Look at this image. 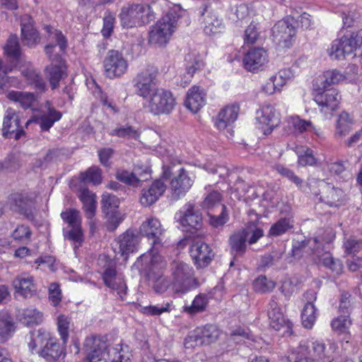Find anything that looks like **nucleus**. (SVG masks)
Returning <instances> with one entry per match:
<instances>
[{"label":"nucleus","instance_id":"f257e3e1","mask_svg":"<svg viewBox=\"0 0 362 362\" xmlns=\"http://www.w3.org/2000/svg\"><path fill=\"white\" fill-rule=\"evenodd\" d=\"M28 346L32 354L35 352L48 362H55L63 352L57 339L42 328L30 332Z\"/></svg>","mask_w":362,"mask_h":362},{"label":"nucleus","instance_id":"f03ea898","mask_svg":"<svg viewBox=\"0 0 362 362\" xmlns=\"http://www.w3.org/2000/svg\"><path fill=\"white\" fill-rule=\"evenodd\" d=\"M335 345L327 349L325 344L316 340L308 344H300L288 356L290 362H332Z\"/></svg>","mask_w":362,"mask_h":362},{"label":"nucleus","instance_id":"7ed1b4c3","mask_svg":"<svg viewBox=\"0 0 362 362\" xmlns=\"http://www.w3.org/2000/svg\"><path fill=\"white\" fill-rule=\"evenodd\" d=\"M178 19L176 12L167 13L152 27L149 33V42L160 47L165 45L175 32Z\"/></svg>","mask_w":362,"mask_h":362},{"label":"nucleus","instance_id":"20e7f679","mask_svg":"<svg viewBox=\"0 0 362 362\" xmlns=\"http://www.w3.org/2000/svg\"><path fill=\"white\" fill-rule=\"evenodd\" d=\"M172 176L173 177L170 183L171 197L174 200H178L189 190L194 180L189 177L188 172L182 168L175 172L172 167H164L163 177L168 180Z\"/></svg>","mask_w":362,"mask_h":362},{"label":"nucleus","instance_id":"39448f33","mask_svg":"<svg viewBox=\"0 0 362 362\" xmlns=\"http://www.w3.org/2000/svg\"><path fill=\"white\" fill-rule=\"evenodd\" d=\"M150 12L151 6L148 4L128 3L122 7L118 17L123 28H132L144 25L145 16Z\"/></svg>","mask_w":362,"mask_h":362},{"label":"nucleus","instance_id":"423d86ee","mask_svg":"<svg viewBox=\"0 0 362 362\" xmlns=\"http://www.w3.org/2000/svg\"><path fill=\"white\" fill-rule=\"evenodd\" d=\"M175 104V98L170 91L158 88L148 98L146 107L154 115H168Z\"/></svg>","mask_w":362,"mask_h":362},{"label":"nucleus","instance_id":"0eeeda50","mask_svg":"<svg viewBox=\"0 0 362 362\" xmlns=\"http://www.w3.org/2000/svg\"><path fill=\"white\" fill-rule=\"evenodd\" d=\"M63 221L68 224L67 228H64V236L66 239L74 243L75 248H78L83 241V234L81 228V218L79 211L69 209L61 214Z\"/></svg>","mask_w":362,"mask_h":362},{"label":"nucleus","instance_id":"6e6552de","mask_svg":"<svg viewBox=\"0 0 362 362\" xmlns=\"http://www.w3.org/2000/svg\"><path fill=\"white\" fill-rule=\"evenodd\" d=\"M171 273L173 277L172 288L175 293H185L189 289L193 269L189 264L180 261L171 264Z\"/></svg>","mask_w":362,"mask_h":362},{"label":"nucleus","instance_id":"1a4fd4ad","mask_svg":"<svg viewBox=\"0 0 362 362\" xmlns=\"http://www.w3.org/2000/svg\"><path fill=\"white\" fill-rule=\"evenodd\" d=\"M219 330L214 325H206L203 327H198L185 338V346L192 349L196 346L210 344L218 339Z\"/></svg>","mask_w":362,"mask_h":362},{"label":"nucleus","instance_id":"9d476101","mask_svg":"<svg viewBox=\"0 0 362 362\" xmlns=\"http://www.w3.org/2000/svg\"><path fill=\"white\" fill-rule=\"evenodd\" d=\"M158 71L153 66L139 72L133 79L135 93L137 95L144 98H148L151 94L157 88L155 80Z\"/></svg>","mask_w":362,"mask_h":362},{"label":"nucleus","instance_id":"9b49d317","mask_svg":"<svg viewBox=\"0 0 362 362\" xmlns=\"http://www.w3.org/2000/svg\"><path fill=\"white\" fill-rule=\"evenodd\" d=\"M298 21L293 16H286L278 21L272 28L274 40L279 44L284 43L289 47L292 38L296 35Z\"/></svg>","mask_w":362,"mask_h":362},{"label":"nucleus","instance_id":"f8f14e48","mask_svg":"<svg viewBox=\"0 0 362 362\" xmlns=\"http://www.w3.org/2000/svg\"><path fill=\"white\" fill-rule=\"evenodd\" d=\"M140 233L152 240V251L157 253L163 246L165 229L156 218H150L140 226Z\"/></svg>","mask_w":362,"mask_h":362},{"label":"nucleus","instance_id":"ddd939ff","mask_svg":"<svg viewBox=\"0 0 362 362\" xmlns=\"http://www.w3.org/2000/svg\"><path fill=\"white\" fill-rule=\"evenodd\" d=\"M103 66L106 76L113 78L122 76L127 71L128 63L121 52L111 49L104 59Z\"/></svg>","mask_w":362,"mask_h":362},{"label":"nucleus","instance_id":"4468645a","mask_svg":"<svg viewBox=\"0 0 362 362\" xmlns=\"http://www.w3.org/2000/svg\"><path fill=\"white\" fill-rule=\"evenodd\" d=\"M10 208L24 215L28 220L34 219V199L25 192H15L8 197Z\"/></svg>","mask_w":362,"mask_h":362},{"label":"nucleus","instance_id":"2eb2a0df","mask_svg":"<svg viewBox=\"0 0 362 362\" xmlns=\"http://www.w3.org/2000/svg\"><path fill=\"white\" fill-rule=\"evenodd\" d=\"M20 122L21 119L16 111L12 108H8L3 122L2 135L4 137L14 138L15 140H18L25 135V131Z\"/></svg>","mask_w":362,"mask_h":362},{"label":"nucleus","instance_id":"dca6fc26","mask_svg":"<svg viewBox=\"0 0 362 362\" xmlns=\"http://www.w3.org/2000/svg\"><path fill=\"white\" fill-rule=\"evenodd\" d=\"M256 114L257 120L262 125V129L265 135L271 134L280 124V115L272 105H262Z\"/></svg>","mask_w":362,"mask_h":362},{"label":"nucleus","instance_id":"f3484780","mask_svg":"<svg viewBox=\"0 0 362 362\" xmlns=\"http://www.w3.org/2000/svg\"><path fill=\"white\" fill-rule=\"evenodd\" d=\"M138 244L139 236L134 230L129 229L115 240L112 248L115 254H119L126 259L129 253L136 250Z\"/></svg>","mask_w":362,"mask_h":362},{"label":"nucleus","instance_id":"a211bd4d","mask_svg":"<svg viewBox=\"0 0 362 362\" xmlns=\"http://www.w3.org/2000/svg\"><path fill=\"white\" fill-rule=\"evenodd\" d=\"M267 62L268 54L262 47L249 49L243 58L244 67L252 72L262 70Z\"/></svg>","mask_w":362,"mask_h":362},{"label":"nucleus","instance_id":"6ab92c4d","mask_svg":"<svg viewBox=\"0 0 362 362\" xmlns=\"http://www.w3.org/2000/svg\"><path fill=\"white\" fill-rule=\"evenodd\" d=\"M329 244H323L322 248L317 247L313 254L316 256L318 263L330 269L334 276H339L343 272V264L340 259H334L327 251Z\"/></svg>","mask_w":362,"mask_h":362},{"label":"nucleus","instance_id":"aec40b11","mask_svg":"<svg viewBox=\"0 0 362 362\" xmlns=\"http://www.w3.org/2000/svg\"><path fill=\"white\" fill-rule=\"evenodd\" d=\"M103 279L106 286L116 291L117 295L122 299L127 293V286L124 276L117 274L115 268L109 267L105 269L103 274Z\"/></svg>","mask_w":362,"mask_h":362},{"label":"nucleus","instance_id":"412c9836","mask_svg":"<svg viewBox=\"0 0 362 362\" xmlns=\"http://www.w3.org/2000/svg\"><path fill=\"white\" fill-rule=\"evenodd\" d=\"M190 256L197 267H206L214 256L209 246L204 242L197 241L190 247Z\"/></svg>","mask_w":362,"mask_h":362},{"label":"nucleus","instance_id":"4be33fe9","mask_svg":"<svg viewBox=\"0 0 362 362\" xmlns=\"http://www.w3.org/2000/svg\"><path fill=\"white\" fill-rule=\"evenodd\" d=\"M21 40L25 46L35 47L40 42V36L34 28L33 21L28 15L22 16L21 19Z\"/></svg>","mask_w":362,"mask_h":362},{"label":"nucleus","instance_id":"5701e85b","mask_svg":"<svg viewBox=\"0 0 362 362\" xmlns=\"http://www.w3.org/2000/svg\"><path fill=\"white\" fill-rule=\"evenodd\" d=\"M267 315L269 320V325L274 329L278 331L282 327H285L286 331L291 329V323L285 320L284 315L276 301V298L274 296L272 297L268 304Z\"/></svg>","mask_w":362,"mask_h":362},{"label":"nucleus","instance_id":"b1692460","mask_svg":"<svg viewBox=\"0 0 362 362\" xmlns=\"http://www.w3.org/2000/svg\"><path fill=\"white\" fill-rule=\"evenodd\" d=\"M13 286L15 288V295L23 298H31L37 293V287L32 276H17L13 281Z\"/></svg>","mask_w":362,"mask_h":362},{"label":"nucleus","instance_id":"393cba45","mask_svg":"<svg viewBox=\"0 0 362 362\" xmlns=\"http://www.w3.org/2000/svg\"><path fill=\"white\" fill-rule=\"evenodd\" d=\"M322 245L323 243L319 237L315 238L313 240H309L296 242L293 245L291 256L296 259H299L306 254L313 255V259L317 261L316 256L313 254V251L317 247L322 248Z\"/></svg>","mask_w":362,"mask_h":362},{"label":"nucleus","instance_id":"a878e982","mask_svg":"<svg viewBox=\"0 0 362 362\" xmlns=\"http://www.w3.org/2000/svg\"><path fill=\"white\" fill-rule=\"evenodd\" d=\"M348 40L344 35L341 38L334 40L331 47L327 49L329 56L332 59L341 60L345 59L346 55L352 54L356 42L351 44Z\"/></svg>","mask_w":362,"mask_h":362},{"label":"nucleus","instance_id":"bb28decb","mask_svg":"<svg viewBox=\"0 0 362 362\" xmlns=\"http://www.w3.org/2000/svg\"><path fill=\"white\" fill-rule=\"evenodd\" d=\"M166 189V185L161 180L152 182L148 189H144L141 192L140 202L144 206H149L154 204Z\"/></svg>","mask_w":362,"mask_h":362},{"label":"nucleus","instance_id":"cd10ccee","mask_svg":"<svg viewBox=\"0 0 362 362\" xmlns=\"http://www.w3.org/2000/svg\"><path fill=\"white\" fill-rule=\"evenodd\" d=\"M180 221L187 231L193 233V230L196 231L201 228L202 217L198 211H194V206L191 204H188L186 205V209L180 217Z\"/></svg>","mask_w":362,"mask_h":362},{"label":"nucleus","instance_id":"c85d7f7f","mask_svg":"<svg viewBox=\"0 0 362 362\" xmlns=\"http://www.w3.org/2000/svg\"><path fill=\"white\" fill-rule=\"evenodd\" d=\"M206 103V93L199 86H193L187 91L185 106L192 112L199 111Z\"/></svg>","mask_w":362,"mask_h":362},{"label":"nucleus","instance_id":"c756f323","mask_svg":"<svg viewBox=\"0 0 362 362\" xmlns=\"http://www.w3.org/2000/svg\"><path fill=\"white\" fill-rule=\"evenodd\" d=\"M341 96L336 89H328L318 93L315 97V101L318 105L326 107L328 110L334 111L337 109Z\"/></svg>","mask_w":362,"mask_h":362},{"label":"nucleus","instance_id":"7c9ffc66","mask_svg":"<svg viewBox=\"0 0 362 362\" xmlns=\"http://www.w3.org/2000/svg\"><path fill=\"white\" fill-rule=\"evenodd\" d=\"M45 71L52 89L58 88L59 82L67 76L66 67L62 60L57 62L55 64L52 63L46 67Z\"/></svg>","mask_w":362,"mask_h":362},{"label":"nucleus","instance_id":"2f4dec72","mask_svg":"<svg viewBox=\"0 0 362 362\" xmlns=\"http://www.w3.org/2000/svg\"><path fill=\"white\" fill-rule=\"evenodd\" d=\"M238 105L226 106L218 113L215 125L218 129H224L233 123L238 118L239 112Z\"/></svg>","mask_w":362,"mask_h":362},{"label":"nucleus","instance_id":"473e14b6","mask_svg":"<svg viewBox=\"0 0 362 362\" xmlns=\"http://www.w3.org/2000/svg\"><path fill=\"white\" fill-rule=\"evenodd\" d=\"M250 235V230H240L233 233L229 239L231 253L234 256H243L247 248V239Z\"/></svg>","mask_w":362,"mask_h":362},{"label":"nucleus","instance_id":"72a5a7b5","mask_svg":"<svg viewBox=\"0 0 362 362\" xmlns=\"http://www.w3.org/2000/svg\"><path fill=\"white\" fill-rule=\"evenodd\" d=\"M354 124L353 117L346 111L341 112L335 124L334 137L341 139L346 136L352 130Z\"/></svg>","mask_w":362,"mask_h":362},{"label":"nucleus","instance_id":"f704fd0d","mask_svg":"<svg viewBox=\"0 0 362 362\" xmlns=\"http://www.w3.org/2000/svg\"><path fill=\"white\" fill-rule=\"evenodd\" d=\"M47 112L36 118L35 122L38 123L42 131H48L54 124L62 118V113L54 107L50 106L49 103H47Z\"/></svg>","mask_w":362,"mask_h":362},{"label":"nucleus","instance_id":"c9c22d12","mask_svg":"<svg viewBox=\"0 0 362 362\" xmlns=\"http://www.w3.org/2000/svg\"><path fill=\"white\" fill-rule=\"evenodd\" d=\"M17 317L22 324L26 326L37 325L43 321L42 313L35 308L19 310Z\"/></svg>","mask_w":362,"mask_h":362},{"label":"nucleus","instance_id":"e433bc0d","mask_svg":"<svg viewBox=\"0 0 362 362\" xmlns=\"http://www.w3.org/2000/svg\"><path fill=\"white\" fill-rule=\"evenodd\" d=\"M78 197L83 204L86 217L88 219H91L95 216V195L87 188L81 187L79 191Z\"/></svg>","mask_w":362,"mask_h":362},{"label":"nucleus","instance_id":"4c0bfd02","mask_svg":"<svg viewBox=\"0 0 362 362\" xmlns=\"http://www.w3.org/2000/svg\"><path fill=\"white\" fill-rule=\"evenodd\" d=\"M151 177L148 171L145 170L139 177L135 173H131L125 170H118L116 173V178L127 185L137 187L139 183L147 180Z\"/></svg>","mask_w":362,"mask_h":362},{"label":"nucleus","instance_id":"58836bf2","mask_svg":"<svg viewBox=\"0 0 362 362\" xmlns=\"http://www.w3.org/2000/svg\"><path fill=\"white\" fill-rule=\"evenodd\" d=\"M284 250L281 248L273 249L271 252L267 253L261 257L258 269L262 271L274 267L281 259Z\"/></svg>","mask_w":362,"mask_h":362},{"label":"nucleus","instance_id":"ea45409f","mask_svg":"<svg viewBox=\"0 0 362 362\" xmlns=\"http://www.w3.org/2000/svg\"><path fill=\"white\" fill-rule=\"evenodd\" d=\"M165 267V262L163 258L156 255H153L146 269V275L148 280L156 279L163 275V270Z\"/></svg>","mask_w":362,"mask_h":362},{"label":"nucleus","instance_id":"a19ab883","mask_svg":"<svg viewBox=\"0 0 362 362\" xmlns=\"http://www.w3.org/2000/svg\"><path fill=\"white\" fill-rule=\"evenodd\" d=\"M4 51L6 55L13 60L14 66L19 63L21 56V49L18 37L16 35H10L4 46Z\"/></svg>","mask_w":362,"mask_h":362},{"label":"nucleus","instance_id":"79ce46f5","mask_svg":"<svg viewBox=\"0 0 362 362\" xmlns=\"http://www.w3.org/2000/svg\"><path fill=\"white\" fill-rule=\"evenodd\" d=\"M13 331L14 324L11 315L6 312L0 313V342L8 339Z\"/></svg>","mask_w":362,"mask_h":362},{"label":"nucleus","instance_id":"37998d69","mask_svg":"<svg viewBox=\"0 0 362 362\" xmlns=\"http://www.w3.org/2000/svg\"><path fill=\"white\" fill-rule=\"evenodd\" d=\"M7 97L9 100L18 103L25 110L32 107L35 100V95L28 92L13 90L8 93Z\"/></svg>","mask_w":362,"mask_h":362},{"label":"nucleus","instance_id":"c03bdc74","mask_svg":"<svg viewBox=\"0 0 362 362\" xmlns=\"http://www.w3.org/2000/svg\"><path fill=\"white\" fill-rule=\"evenodd\" d=\"M295 152L298 155V163L301 166L313 165L317 162L313 151L307 146H296Z\"/></svg>","mask_w":362,"mask_h":362},{"label":"nucleus","instance_id":"a18cd8bd","mask_svg":"<svg viewBox=\"0 0 362 362\" xmlns=\"http://www.w3.org/2000/svg\"><path fill=\"white\" fill-rule=\"evenodd\" d=\"M208 303L207 296L200 293L194 298L191 305H185L183 307V311L192 315L202 313L205 310Z\"/></svg>","mask_w":362,"mask_h":362},{"label":"nucleus","instance_id":"49530a36","mask_svg":"<svg viewBox=\"0 0 362 362\" xmlns=\"http://www.w3.org/2000/svg\"><path fill=\"white\" fill-rule=\"evenodd\" d=\"M351 325V320L349 315L341 314L339 316L334 318L331 322L332 330L339 334H348Z\"/></svg>","mask_w":362,"mask_h":362},{"label":"nucleus","instance_id":"de8ad7c7","mask_svg":"<svg viewBox=\"0 0 362 362\" xmlns=\"http://www.w3.org/2000/svg\"><path fill=\"white\" fill-rule=\"evenodd\" d=\"M21 74L26 78L29 83L34 84L35 86L40 90H45V81L33 66H29L25 69H23L21 70Z\"/></svg>","mask_w":362,"mask_h":362},{"label":"nucleus","instance_id":"09e8293b","mask_svg":"<svg viewBox=\"0 0 362 362\" xmlns=\"http://www.w3.org/2000/svg\"><path fill=\"white\" fill-rule=\"evenodd\" d=\"M344 192L339 188H328L323 197L325 203L330 206H339L341 204Z\"/></svg>","mask_w":362,"mask_h":362},{"label":"nucleus","instance_id":"8fccbe9b","mask_svg":"<svg viewBox=\"0 0 362 362\" xmlns=\"http://www.w3.org/2000/svg\"><path fill=\"white\" fill-rule=\"evenodd\" d=\"M110 356L111 358L109 362H129L131 354L127 346L117 344L115 348L111 350Z\"/></svg>","mask_w":362,"mask_h":362},{"label":"nucleus","instance_id":"3c124183","mask_svg":"<svg viewBox=\"0 0 362 362\" xmlns=\"http://www.w3.org/2000/svg\"><path fill=\"white\" fill-rule=\"evenodd\" d=\"M317 310L314 304L305 303L301 314L303 325L306 328H311L317 318Z\"/></svg>","mask_w":362,"mask_h":362},{"label":"nucleus","instance_id":"603ef678","mask_svg":"<svg viewBox=\"0 0 362 362\" xmlns=\"http://www.w3.org/2000/svg\"><path fill=\"white\" fill-rule=\"evenodd\" d=\"M293 228V221L290 218H283L273 224L269 231V236H279Z\"/></svg>","mask_w":362,"mask_h":362},{"label":"nucleus","instance_id":"864d4df0","mask_svg":"<svg viewBox=\"0 0 362 362\" xmlns=\"http://www.w3.org/2000/svg\"><path fill=\"white\" fill-rule=\"evenodd\" d=\"M81 177L84 182L97 185L102 182V170L98 166H92L86 172L81 173Z\"/></svg>","mask_w":362,"mask_h":362},{"label":"nucleus","instance_id":"5fc2aeb1","mask_svg":"<svg viewBox=\"0 0 362 362\" xmlns=\"http://www.w3.org/2000/svg\"><path fill=\"white\" fill-rule=\"evenodd\" d=\"M275 285L272 280L268 279L264 275L259 276L254 280L252 284L254 290L262 293L272 291L274 288Z\"/></svg>","mask_w":362,"mask_h":362},{"label":"nucleus","instance_id":"6e6d98bb","mask_svg":"<svg viewBox=\"0 0 362 362\" xmlns=\"http://www.w3.org/2000/svg\"><path fill=\"white\" fill-rule=\"evenodd\" d=\"M102 208L105 214L117 211L119 199L114 194L104 193L102 196Z\"/></svg>","mask_w":362,"mask_h":362},{"label":"nucleus","instance_id":"4d7b16f0","mask_svg":"<svg viewBox=\"0 0 362 362\" xmlns=\"http://www.w3.org/2000/svg\"><path fill=\"white\" fill-rule=\"evenodd\" d=\"M186 70L187 74L192 77L196 71L199 70L203 66L204 62L199 57L194 54H188L185 57Z\"/></svg>","mask_w":362,"mask_h":362},{"label":"nucleus","instance_id":"13d9d810","mask_svg":"<svg viewBox=\"0 0 362 362\" xmlns=\"http://www.w3.org/2000/svg\"><path fill=\"white\" fill-rule=\"evenodd\" d=\"M323 88L339 83L344 79V75L336 69L327 70L324 72L323 76Z\"/></svg>","mask_w":362,"mask_h":362},{"label":"nucleus","instance_id":"bf43d9fd","mask_svg":"<svg viewBox=\"0 0 362 362\" xmlns=\"http://www.w3.org/2000/svg\"><path fill=\"white\" fill-rule=\"evenodd\" d=\"M70 322V318L64 315H60L57 318V329L64 344H66L69 339Z\"/></svg>","mask_w":362,"mask_h":362},{"label":"nucleus","instance_id":"052dcab7","mask_svg":"<svg viewBox=\"0 0 362 362\" xmlns=\"http://www.w3.org/2000/svg\"><path fill=\"white\" fill-rule=\"evenodd\" d=\"M111 136L118 137L136 139L139 136V134L131 126L121 127L116 128L110 133Z\"/></svg>","mask_w":362,"mask_h":362},{"label":"nucleus","instance_id":"680f3d73","mask_svg":"<svg viewBox=\"0 0 362 362\" xmlns=\"http://www.w3.org/2000/svg\"><path fill=\"white\" fill-rule=\"evenodd\" d=\"M221 193L218 192V191L213 190L206 195L204 200L202 203V206L203 208L208 209H212L217 206L221 207Z\"/></svg>","mask_w":362,"mask_h":362},{"label":"nucleus","instance_id":"e2e57ef3","mask_svg":"<svg viewBox=\"0 0 362 362\" xmlns=\"http://www.w3.org/2000/svg\"><path fill=\"white\" fill-rule=\"evenodd\" d=\"M107 224V228L110 231H114L124 220V216L119 211H113L105 214Z\"/></svg>","mask_w":362,"mask_h":362},{"label":"nucleus","instance_id":"0e129e2a","mask_svg":"<svg viewBox=\"0 0 362 362\" xmlns=\"http://www.w3.org/2000/svg\"><path fill=\"white\" fill-rule=\"evenodd\" d=\"M344 247L347 254L362 252V239L348 238L344 243Z\"/></svg>","mask_w":362,"mask_h":362},{"label":"nucleus","instance_id":"69168bd1","mask_svg":"<svg viewBox=\"0 0 362 362\" xmlns=\"http://www.w3.org/2000/svg\"><path fill=\"white\" fill-rule=\"evenodd\" d=\"M276 170L280 175L293 182L298 188L302 187L303 182V180L296 175L291 170L281 165H276Z\"/></svg>","mask_w":362,"mask_h":362},{"label":"nucleus","instance_id":"338daca9","mask_svg":"<svg viewBox=\"0 0 362 362\" xmlns=\"http://www.w3.org/2000/svg\"><path fill=\"white\" fill-rule=\"evenodd\" d=\"M148 281L152 283V287L155 292L160 294L165 293L170 285V281L163 275Z\"/></svg>","mask_w":362,"mask_h":362},{"label":"nucleus","instance_id":"774afa93","mask_svg":"<svg viewBox=\"0 0 362 362\" xmlns=\"http://www.w3.org/2000/svg\"><path fill=\"white\" fill-rule=\"evenodd\" d=\"M62 291L57 283H51L49 286V300L52 305L57 306L62 300Z\"/></svg>","mask_w":362,"mask_h":362}]
</instances>
